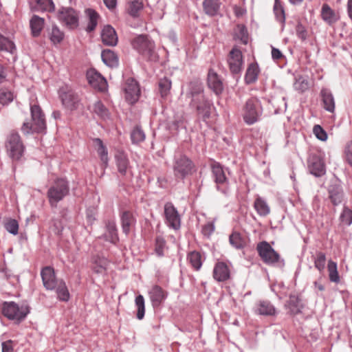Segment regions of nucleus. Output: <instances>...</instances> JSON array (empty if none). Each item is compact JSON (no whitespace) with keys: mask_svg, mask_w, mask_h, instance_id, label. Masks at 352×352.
I'll return each instance as SVG.
<instances>
[{"mask_svg":"<svg viewBox=\"0 0 352 352\" xmlns=\"http://www.w3.org/2000/svg\"><path fill=\"white\" fill-rule=\"evenodd\" d=\"M186 96L190 99V105L197 109L199 116L204 120L208 118L212 103L205 98L202 83L198 81L190 82Z\"/></svg>","mask_w":352,"mask_h":352,"instance_id":"f257e3e1","label":"nucleus"},{"mask_svg":"<svg viewBox=\"0 0 352 352\" xmlns=\"http://www.w3.org/2000/svg\"><path fill=\"white\" fill-rule=\"evenodd\" d=\"M32 122H25L21 131L25 134L30 133H43L46 129L45 115L41 108L36 104H30Z\"/></svg>","mask_w":352,"mask_h":352,"instance_id":"f03ea898","label":"nucleus"},{"mask_svg":"<svg viewBox=\"0 0 352 352\" xmlns=\"http://www.w3.org/2000/svg\"><path fill=\"white\" fill-rule=\"evenodd\" d=\"M261 101L255 97L248 99L242 108V117L248 125H252L258 122L263 114Z\"/></svg>","mask_w":352,"mask_h":352,"instance_id":"7ed1b4c3","label":"nucleus"},{"mask_svg":"<svg viewBox=\"0 0 352 352\" xmlns=\"http://www.w3.org/2000/svg\"><path fill=\"white\" fill-rule=\"evenodd\" d=\"M69 192L68 182L63 178H58L51 184L47 192L49 203L56 208L59 201L63 200Z\"/></svg>","mask_w":352,"mask_h":352,"instance_id":"20e7f679","label":"nucleus"},{"mask_svg":"<svg viewBox=\"0 0 352 352\" xmlns=\"http://www.w3.org/2000/svg\"><path fill=\"white\" fill-rule=\"evenodd\" d=\"M173 169L176 178L184 179L196 171V166L190 158L180 154L175 157Z\"/></svg>","mask_w":352,"mask_h":352,"instance_id":"39448f33","label":"nucleus"},{"mask_svg":"<svg viewBox=\"0 0 352 352\" xmlns=\"http://www.w3.org/2000/svg\"><path fill=\"white\" fill-rule=\"evenodd\" d=\"M256 250L264 263L272 266H283L284 260L267 241H261L256 245Z\"/></svg>","mask_w":352,"mask_h":352,"instance_id":"423d86ee","label":"nucleus"},{"mask_svg":"<svg viewBox=\"0 0 352 352\" xmlns=\"http://www.w3.org/2000/svg\"><path fill=\"white\" fill-rule=\"evenodd\" d=\"M2 313L9 320L17 323L23 321L30 313L29 307L27 305H19L14 302H4L2 305Z\"/></svg>","mask_w":352,"mask_h":352,"instance_id":"0eeeda50","label":"nucleus"},{"mask_svg":"<svg viewBox=\"0 0 352 352\" xmlns=\"http://www.w3.org/2000/svg\"><path fill=\"white\" fill-rule=\"evenodd\" d=\"M132 45L139 53L151 60H155L157 55L155 52V44L146 36L140 35L132 41Z\"/></svg>","mask_w":352,"mask_h":352,"instance_id":"6e6552de","label":"nucleus"},{"mask_svg":"<svg viewBox=\"0 0 352 352\" xmlns=\"http://www.w3.org/2000/svg\"><path fill=\"white\" fill-rule=\"evenodd\" d=\"M6 148L10 157L13 160H19L24 151V146L19 135L16 132H11L8 135Z\"/></svg>","mask_w":352,"mask_h":352,"instance_id":"1a4fd4ad","label":"nucleus"},{"mask_svg":"<svg viewBox=\"0 0 352 352\" xmlns=\"http://www.w3.org/2000/svg\"><path fill=\"white\" fill-rule=\"evenodd\" d=\"M212 173L217 185V189L223 194L229 191V183L222 166L217 162L212 164Z\"/></svg>","mask_w":352,"mask_h":352,"instance_id":"9d476101","label":"nucleus"},{"mask_svg":"<svg viewBox=\"0 0 352 352\" xmlns=\"http://www.w3.org/2000/svg\"><path fill=\"white\" fill-rule=\"evenodd\" d=\"M57 17L69 28L74 29L78 25V13L72 8H62L58 10Z\"/></svg>","mask_w":352,"mask_h":352,"instance_id":"9b49d317","label":"nucleus"},{"mask_svg":"<svg viewBox=\"0 0 352 352\" xmlns=\"http://www.w3.org/2000/svg\"><path fill=\"white\" fill-rule=\"evenodd\" d=\"M231 269L230 262L217 261L214 265L212 276L217 282H225L230 278Z\"/></svg>","mask_w":352,"mask_h":352,"instance_id":"f8f14e48","label":"nucleus"},{"mask_svg":"<svg viewBox=\"0 0 352 352\" xmlns=\"http://www.w3.org/2000/svg\"><path fill=\"white\" fill-rule=\"evenodd\" d=\"M228 63L232 74H239L242 71L243 60L241 51L236 47H234L230 52Z\"/></svg>","mask_w":352,"mask_h":352,"instance_id":"ddd939ff","label":"nucleus"},{"mask_svg":"<svg viewBox=\"0 0 352 352\" xmlns=\"http://www.w3.org/2000/svg\"><path fill=\"white\" fill-rule=\"evenodd\" d=\"M164 215L168 227L174 230H178L180 228L181 218L177 210L172 203L165 204Z\"/></svg>","mask_w":352,"mask_h":352,"instance_id":"4468645a","label":"nucleus"},{"mask_svg":"<svg viewBox=\"0 0 352 352\" xmlns=\"http://www.w3.org/2000/svg\"><path fill=\"white\" fill-rule=\"evenodd\" d=\"M41 276L43 285L47 290H54L60 281V280L56 278L54 268L50 266L45 267L42 269Z\"/></svg>","mask_w":352,"mask_h":352,"instance_id":"2eb2a0df","label":"nucleus"},{"mask_svg":"<svg viewBox=\"0 0 352 352\" xmlns=\"http://www.w3.org/2000/svg\"><path fill=\"white\" fill-rule=\"evenodd\" d=\"M87 78L89 83L95 89L104 91L107 87L106 79L96 69H91L87 72Z\"/></svg>","mask_w":352,"mask_h":352,"instance_id":"dca6fc26","label":"nucleus"},{"mask_svg":"<svg viewBox=\"0 0 352 352\" xmlns=\"http://www.w3.org/2000/svg\"><path fill=\"white\" fill-rule=\"evenodd\" d=\"M124 91L126 100L131 104L135 102L140 93L137 81L132 78L128 79L125 83Z\"/></svg>","mask_w":352,"mask_h":352,"instance_id":"f3484780","label":"nucleus"},{"mask_svg":"<svg viewBox=\"0 0 352 352\" xmlns=\"http://www.w3.org/2000/svg\"><path fill=\"white\" fill-rule=\"evenodd\" d=\"M100 238L114 245L118 242L119 237L115 221L108 220L105 222V231Z\"/></svg>","mask_w":352,"mask_h":352,"instance_id":"a211bd4d","label":"nucleus"},{"mask_svg":"<svg viewBox=\"0 0 352 352\" xmlns=\"http://www.w3.org/2000/svg\"><path fill=\"white\" fill-rule=\"evenodd\" d=\"M254 312L257 315L270 316L276 314V309L270 301L261 300L255 304Z\"/></svg>","mask_w":352,"mask_h":352,"instance_id":"6ab92c4d","label":"nucleus"},{"mask_svg":"<svg viewBox=\"0 0 352 352\" xmlns=\"http://www.w3.org/2000/svg\"><path fill=\"white\" fill-rule=\"evenodd\" d=\"M60 98L61 99L63 104L69 109H74L77 107V104L79 102L78 97L72 90L64 91L61 89L60 91Z\"/></svg>","mask_w":352,"mask_h":352,"instance_id":"aec40b11","label":"nucleus"},{"mask_svg":"<svg viewBox=\"0 0 352 352\" xmlns=\"http://www.w3.org/2000/svg\"><path fill=\"white\" fill-rule=\"evenodd\" d=\"M208 85L217 95L221 94L223 91L221 78L212 69H210L208 74Z\"/></svg>","mask_w":352,"mask_h":352,"instance_id":"412c9836","label":"nucleus"},{"mask_svg":"<svg viewBox=\"0 0 352 352\" xmlns=\"http://www.w3.org/2000/svg\"><path fill=\"white\" fill-rule=\"evenodd\" d=\"M329 199L335 206L340 205L344 200V193L341 186L331 185L328 188Z\"/></svg>","mask_w":352,"mask_h":352,"instance_id":"4be33fe9","label":"nucleus"},{"mask_svg":"<svg viewBox=\"0 0 352 352\" xmlns=\"http://www.w3.org/2000/svg\"><path fill=\"white\" fill-rule=\"evenodd\" d=\"M148 295L154 307H159L166 298L165 292L159 285H153L148 292Z\"/></svg>","mask_w":352,"mask_h":352,"instance_id":"5701e85b","label":"nucleus"},{"mask_svg":"<svg viewBox=\"0 0 352 352\" xmlns=\"http://www.w3.org/2000/svg\"><path fill=\"white\" fill-rule=\"evenodd\" d=\"M102 43L109 46H115L118 43V36L115 30L111 25H106L101 32Z\"/></svg>","mask_w":352,"mask_h":352,"instance_id":"b1692460","label":"nucleus"},{"mask_svg":"<svg viewBox=\"0 0 352 352\" xmlns=\"http://www.w3.org/2000/svg\"><path fill=\"white\" fill-rule=\"evenodd\" d=\"M291 315H296L302 311L304 305L300 298L296 295H290L285 305Z\"/></svg>","mask_w":352,"mask_h":352,"instance_id":"393cba45","label":"nucleus"},{"mask_svg":"<svg viewBox=\"0 0 352 352\" xmlns=\"http://www.w3.org/2000/svg\"><path fill=\"white\" fill-rule=\"evenodd\" d=\"M324 109L333 113L335 111V100L331 91L327 89H322L320 91Z\"/></svg>","mask_w":352,"mask_h":352,"instance_id":"a878e982","label":"nucleus"},{"mask_svg":"<svg viewBox=\"0 0 352 352\" xmlns=\"http://www.w3.org/2000/svg\"><path fill=\"white\" fill-rule=\"evenodd\" d=\"M115 160L118 172L122 175H125L129 167V160L126 154L123 151H118L115 154Z\"/></svg>","mask_w":352,"mask_h":352,"instance_id":"bb28decb","label":"nucleus"},{"mask_svg":"<svg viewBox=\"0 0 352 352\" xmlns=\"http://www.w3.org/2000/svg\"><path fill=\"white\" fill-rule=\"evenodd\" d=\"M32 12H54L55 6L52 0H36L35 4L30 3Z\"/></svg>","mask_w":352,"mask_h":352,"instance_id":"cd10ccee","label":"nucleus"},{"mask_svg":"<svg viewBox=\"0 0 352 352\" xmlns=\"http://www.w3.org/2000/svg\"><path fill=\"white\" fill-rule=\"evenodd\" d=\"M45 25V19L38 15L34 14L30 20L31 34L34 37H38Z\"/></svg>","mask_w":352,"mask_h":352,"instance_id":"c85d7f7f","label":"nucleus"},{"mask_svg":"<svg viewBox=\"0 0 352 352\" xmlns=\"http://www.w3.org/2000/svg\"><path fill=\"white\" fill-rule=\"evenodd\" d=\"M309 169L310 173L316 177H320L325 173L324 163L318 157H312L309 160Z\"/></svg>","mask_w":352,"mask_h":352,"instance_id":"c756f323","label":"nucleus"},{"mask_svg":"<svg viewBox=\"0 0 352 352\" xmlns=\"http://www.w3.org/2000/svg\"><path fill=\"white\" fill-rule=\"evenodd\" d=\"M321 17L329 25L335 23L339 19L338 15L327 3L323 4L322 6Z\"/></svg>","mask_w":352,"mask_h":352,"instance_id":"7c9ffc66","label":"nucleus"},{"mask_svg":"<svg viewBox=\"0 0 352 352\" xmlns=\"http://www.w3.org/2000/svg\"><path fill=\"white\" fill-rule=\"evenodd\" d=\"M187 261L195 270L199 271L202 266L204 258L199 252L192 251L188 254Z\"/></svg>","mask_w":352,"mask_h":352,"instance_id":"2f4dec72","label":"nucleus"},{"mask_svg":"<svg viewBox=\"0 0 352 352\" xmlns=\"http://www.w3.org/2000/svg\"><path fill=\"white\" fill-rule=\"evenodd\" d=\"M120 219L122 232L126 235H128L130 232L131 227L135 223V219L132 213L129 211L123 212Z\"/></svg>","mask_w":352,"mask_h":352,"instance_id":"473e14b6","label":"nucleus"},{"mask_svg":"<svg viewBox=\"0 0 352 352\" xmlns=\"http://www.w3.org/2000/svg\"><path fill=\"white\" fill-rule=\"evenodd\" d=\"M101 58L103 63L110 67H115L118 65V58L115 52L111 50H102Z\"/></svg>","mask_w":352,"mask_h":352,"instance_id":"72a5a7b5","label":"nucleus"},{"mask_svg":"<svg viewBox=\"0 0 352 352\" xmlns=\"http://www.w3.org/2000/svg\"><path fill=\"white\" fill-rule=\"evenodd\" d=\"M254 208L258 214L261 217H266L270 212V206L263 198L259 196H257L254 201Z\"/></svg>","mask_w":352,"mask_h":352,"instance_id":"f704fd0d","label":"nucleus"},{"mask_svg":"<svg viewBox=\"0 0 352 352\" xmlns=\"http://www.w3.org/2000/svg\"><path fill=\"white\" fill-rule=\"evenodd\" d=\"M221 3L219 0H204L203 8L205 13L209 16H215L218 14Z\"/></svg>","mask_w":352,"mask_h":352,"instance_id":"c9c22d12","label":"nucleus"},{"mask_svg":"<svg viewBox=\"0 0 352 352\" xmlns=\"http://www.w3.org/2000/svg\"><path fill=\"white\" fill-rule=\"evenodd\" d=\"M259 74L258 65L256 63H251L246 71L245 80L247 84H252L256 81Z\"/></svg>","mask_w":352,"mask_h":352,"instance_id":"e433bc0d","label":"nucleus"},{"mask_svg":"<svg viewBox=\"0 0 352 352\" xmlns=\"http://www.w3.org/2000/svg\"><path fill=\"white\" fill-rule=\"evenodd\" d=\"M85 14L88 18V24L86 28V31L91 32L94 31L97 26L99 15L95 10L90 8L85 10Z\"/></svg>","mask_w":352,"mask_h":352,"instance_id":"4c0bfd02","label":"nucleus"},{"mask_svg":"<svg viewBox=\"0 0 352 352\" xmlns=\"http://www.w3.org/2000/svg\"><path fill=\"white\" fill-rule=\"evenodd\" d=\"M94 141L97 146V153L100 160L102 162L104 167H107L109 161L107 149L100 138H96Z\"/></svg>","mask_w":352,"mask_h":352,"instance_id":"58836bf2","label":"nucleus"},{"mask_svg":"<svg viewBox=\"0 0 352 352\" xmlns=\"http://www.w3.org/2000/svg\"><path fill=\"white\" fill-rule=\"evenodd\" d=\"M54 289L60 300L67 302L69 300L70 295L68 289L63 280H60Z\"/></svg>","mask_w":352,"mask_h":352,"instance_id":"ea45409f","label":"nucleus"},{"mask_svg":"<svg viewBox=\"0 0 352 352\" xmlns=\"http://www.w3.org/2000/svg\"><path fill=\"white\" fill-rule=\"evenodd\" d=\"M230 244L236 250H241L245 247V242L243 237L238 232H233L229 236Z\"/></svg>","mask_w":352,"mask_h":352,"instance_id":"a19ab883","label":"nucleus"},{"mask_svg":"<svg viewBox=\"0 0 352 352\" xmlns=\"http://www.w3.org/2000/svg\"><path fill=\"white\" fill-rule=\"evenodd\" d=\"M50 41L54 44L60 43L64 38V33L56 25H53L52 29L48 32Z\"/></svg>","mask_w":352,"mask_h":352,"instance_id":"79ce46f5","label":"nucleus"},{"mask_svg":"<svg viewBox=\"0 0 352 352\" xmlns=\"http://www.w3.org/2000/svg\"><path fill=\"white\" fill-rule=\"evenodd\" d=\"M171 80L166 77L161 78L158 82L159 91L162 98L167 97L170 93Z\"/></svg>","mask_w":352,"mask_h":352,"instance_id":"37998d69","label":"nucleus"},{"mask_svg":"<svg viewBox=\"0 0 352 352\" xmlns=\"http://www.w3.org/2000/svg\"><path fill=\"white\" fill-rule=\"evenodd\" d=\"M341 225L349 227L352 224V210L344 206L339 217Z\"/></svg>","mask_w":352,"mask_h":352,"instance_id":"c03bdc74","label":"nucleus"},{"mask_svg":"<svg viewBox=\"0 0 352 352\" xmlns=\"http://www.w3.org/2000/svg\"><path fill=\"white\" fill-rule=\"evenodd\" d=\"M329 278L331 282L338 283L340 280L338 272L337 263L331 260L329 261L327 265Z\"/></svg>","mask_w":352,"mask_h":352,"instance_id":"a18cd8bd","label":"nucleus"},{"mask_svg":"<svg viewBox=\"0 0 352 352\" xmlns=\"http://www.w3.org/2000/svg\"><path fill=\"white\" fill-rule=\"evenodd\" d=\"M107 260L105 258L99 256L95 257L92 269L97 274H102L105 272L107 266Z\"/></svg>","mask_w":352,"mask_h":352,"instance_id":"49530a36","label":"nucleus"},{"mask_svg":"<svg viewBox=\"0 0 352 352\" xmlns=\"http://www.w3.org/2000/svg\"><path fill=\"white\" fill-rule=\"evenodd\" d=\"M0 51H5L14 54L16 52V47L12 41L3 36H0Z\"/></svg>","mask_w":352,"mask_h":352,"instance_id":"de8ad7c7","label":"nucleus"},{"mask_svg":"<svg viewBox=\"0 0 352 352\" xmlns=\"http://www.w3.org/2000/svg\"><path fill=\"white\" fill-rule=\"evenodd\" d=\"M137 307L136 317L138 320H142L145 314V302L142 295H138L135 300Z\"/></svg>","mask_w":352,"mask_h":352,"instance_id":"09e8293b","label":"nucleus"},{"mask_svg":"<svg viewBox=\"0 0 352 352\" xmlns=\"http://www.w3.org/2000/svg\"><path fill=\"white\" fill-rule=\"evenodd\" d=\"M314 267L320 272H322L326 266V255L324 252H317L314 257Z\"/></svg>","mask_w":352,"mask_h":352,"instance_id":"8fccbe9b","label":"nucleus"},{"mask_svg":"<svg viewBox=\"0 0 352 352\" xmlns=\"http://www.w3.org/2000/svg\"><path fill=\"white\" fill-rule=\"evenodd\" d=\"M295 90L299 92H304L309 88V82L307 79L302 76L296 77V80L294 83Z\"/></svg>","mask_w":352,"mask_h":352,"instance_id":"3c124183","label":"nucleus"},{"mask_svg":"<svg viewBox=\"0 0 352 352\" xmlns=\"http://www.w3.org/2000/svg\"><path fill=\"white\" fill-rule=\"evenodd\" d=\"M93 111L98 116L103 119L109 118V111L101 101H96L93 106Z\"/></svg>","mask_w":352,"mask_h":352,"instance_id":"603ef678","label":"nucleus"},{"mask_svg":"<svg viewBox=\"0 0 352 352\" xmlns=\"http://www.w3.org/2000/svg\"><path fill=\"white\" fill-rule=\"evenodd\" d=\"M274 12L276 19L281 23H284L285 21V11L280 0H275Z\"/></svg>","mask_w":352,"mask_h":352,"instance_id":"864d4df0","label":"nucleus"},{"mask_svg":"<svg viewBox=\"0 0 352 352\" xmlns=\"http://www.w3.org/2000/svg\"><path fill=\"white\" fill-rule=\"evenodd\" d=\"M235 38L239 39L243 44L248 42V34L246 28L243 25H238L235 31Z\"/></svg>","mask_w":352,"mask_h":352,"instance_id":"5fc2aeb1","label":"nucleus"},{"mask_svg":"<svg viewBox=\"0 0 352 352\" xmlns=\"http://www.w3.org/2000/svg\"><path fill=\"white\" fill-rule=\"evenodd\" d=\"M143 8V3L140 0H132L129 3V13L131 16L135 17L139 12Z\"/></svg>","mask_w":352,"mask_h":352,"instance_id":"6e6d98bb","label":"nucleus"},{"mask_svg":"<svg viewBox=\"0 0 352 352\" xmlns=\"http://www.w3.org/2000/svg\"><path fill=\"white\" fill-rule=\"evenodd\" d=\"M14 99L13 94L6 89H0V103L3 105H6L11 102Z\"/></svg>","mask_w":352,"mask_h":352,"instance_id":"4d7b16f0","label":"nucleus"},{"mask_svg":"<svg viewBox=\"0 0 352 352\" xmlns=\"http://www.w3.org/2000/svg\"><path fill=\"white\" fill-rule=\"evenodd\" d=\"M131 138L133 143H139L145 139V134L140 127H135L131 132Z\"/></svg>","mask_w":352,"mask_h":352,"instance_id":"13d9d810","label":"nucleus"},{"mask_svg":"<svg viewBox=\"0 0 352 352\" xmlns=\"http://www.w3.org/2000/svg\"><path fill=\"white\" fill-rule=\"evenodd\" d=\"M166 246V241L165 240L160 236H158L156 238L155 240V253L158 256H164V251Z\"/></svg>","mask_w":352,"mask_h":352,"instance_id":"bf43d9fd","label":"nucleus"},{"mask_svg":"<svg viewBox=\"0 0 352 352\" xmlns=\"http://www.w3.org/2000/svg\"><path fill=\"white\" fill-rule=\"evenodd\" d=\"M313 133L316 135V137L321 140V141H326L327 140V132L323 129V128L316 124L313 128Z\"/></svg>","mask_w":352,"mask_h":352,"instance_id":"052dcab7","label":"nucleus"},{"mask_svg":"<svg viewBox=\"0 0 352 352\" xmlns=\"http://www.w3.org/2000/svg\"><path fill=\"white\" fill-rule=\"evenodd\" d=\"M6 230L12 234L16 235L18 234L19 231V224L18 222L15 219H10L5 224Z\"/></svg>","mask_w":352,"mask_h":352,"instance_id":"680f3d73","label":"nucleus"},{"mask_svg":"<svg viewBox=\"0 0 352 352\" xmlns=\"http://www.w3.org/2000/svg\"><path fill=\"white\" fill-rule=\"evenodd\" d=\"M296 32L297 36L302 41L306 40L307 32L305 28L300 23L296 26Z\"/></svg>","mask_w":352,"mask_h":352,"instance_id":"e2e57ef3","label":"nucleus"},{"mask_svg":"<svg viewBox=\"0 0 352 352\" xmlns=\"http://www.w3.org/2000/svg\"><path fill=\"white\" fill-rule=\"evenodd\" d=\"M214 231V222H208L206 223L201 230V232L204 236L209 237Z\"/></svg>","mask_w":352,"mask_h":352,"instance_id":"0e129e2a","label":"nucleus"},{"mask_svg":"<svg viewBox=\"0 0 352 352\" xmlns=\"http://www.w3.org/2000/svg\"><path fill=\"white\" fill-rule=\"evenodd\" d=\"M344 153L346 162L352 166V141L346 145Z\"/></svg>","mask_w":352,"mask_h":352,"instance_id":"69168bd1","label":"nucleus"},{"mask_svg":"<svg viewBox=\"0 0 352 352\" xmlns=\"http://www.w3.org/2000/svg\"><path fill=\"white\" fill-rule=\"evenodd\" d=\"M96 212L94 208H89L87 210L86 217H87V221L90 224H92L94 222V221L96 220Z\"/></svg>","mask_w":352,"mask_h":352,"instance_id":"338daca9","label":"nucleus"},{"mask_svg":"<svg viewBox=\"0 0 352 352\" xmlns=\"http://www.w3.org/2000/svg\"><path fill=\"white\" fill-rule=\"evenodd\" d=\"M2 352H14L12 342L7 340L2 342Z\"/></svg>","mask_w":352,"mask_h":352,"instance_id":"774afa93","label":"nucleus"}]
</instances>
